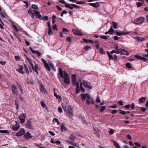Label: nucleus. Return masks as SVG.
Returning <instances> with one entry per match:
<instances>
[{"instance_id":"obj_11","label":"nucleus","mask_w":148,"mask_h":148,"mask_svg":"<svg viewBox=\"0 0 148 148\" xmlns=\"http://www.w3.org/2000/svg\"><path fill=\"white\" fill-rule=\"evenodd\" d=\"M72 31L73 33L75 35L81 36L83 35L79 31L76 29H72Z\"/></svg>"},{"instance_id":"obj_42","label":"nucleus","mask_w":148,"mask_h":148,"mask_svg":"<svg viewBox=\"0 0 148 148\" xmlns=\"http://www.w3.org/2000/svg\"><path fill=\"white\" fill-rule=\"evenodd\" d=\"M85 3V2L84 1H78L76 3L78 4H84Z\"/></svg>"},{"instance_id":"obj_60","label":"nucleus","mask_w":148,"mask_h":148,"mask_svg":"<svg viewBox=\"0 0 148 148\" xmlns=\"http://www.w3.org/2000/svg\"><path fill=\"white\" fill-rule=\"evenodd\" d=\"M126 66L127 67L129 68H131L132 67L130 64L129 63L126 64Z\"/></svg>"},{"instance_id":"obj_17","label":"nucleus","mask_w":148,"mask_h":148,"mask_svg":"<svg viewBox=\"0 0 148 148\" xmlns=\"http://www.w3.org/2000/svg\"><path fill=\"white\" fill-rule=\"evenodd\" d=\"M93 130L94 133L95 135L98 137L99 138L100 136L99 134V130L97 129H95V128H93Z\"/></svg>"},{"instance_id":"obj_21","label":"nucleus","mask_w":148,"mask_h":148,"mask_svg":"<svg viewBox=\"0 0 148 148\" xmlns=\"http://www.w3.org/2000/svg\"><path fill=\"white\" fill-rule=\"evenodd\" d=\"M112 142L114 144L117 148H121L118 143H117L115 140H113Z\"/></svg>"},{"instance_id":"obj_33","label":"nucleus","mask_w":148,"mask_h":148,"mask_svg":"<svg viewBox=\"0 0 148 148\" xmlns=\"http://www.w3.org/2000/svg\"><path fill=\"white\" fill-rule=\"evenodd\" d=\"M107 53L109 57V60H113V56L110 54L109 52L108 51H107Z\"/></svg>"},{"instance_id":"obj_39","label":"nucleus","mask_w":148,"mask_h":148,"mask_svg":"<svg viewBox=\"0 0 148 148\" xmlns=\"http://www.w3.org/2000/svg\"><path fill=\"white\" fill-rule=\"evenodd\" d=\"M32 7L33 8L36 10L38 9L39 8L37 5L35 4H32Z\"/></svg>"},{"instance_id":"obj_12","label":"nucleus","mask_w":148,"mask_h":148,"mask_svg":"<svg viewBox=\"0 0 148 148\" xmlns=\"http://www.w3.org/2000/svg\"><path fill=\"white\" fill-rule=\"evenodd\" d=\"M24 137L25 139H29L32 137L33 136L31 135L29 132H27L26 134L24 136Z\"/></svg>"},{"instance_id":"obj_20","label":"nucleus","mask_w":148,"mask_h":148,"mask_svg":"<svg viewBox=\"0 0 148 148\" xmlns=\"http://www.w3.org/2000/svg\"><path fill=\"white\" fill-rule=\"evenodd\" d=\"M134 39L137 40L138 41H143L145 38H144L143 37H140L139 36H136V37H134Z\"/></svg>"},{"instance_id":"obj_36","label":"nucleus","mask_w":148,"mask_h":148,"mask_svg":"<svg viewBox=\"0 0 148 148\" xmlns=\"http://www.w3.org/2000/svg\"><path fill=\"white\" fill-rule=\"evenodd\" d=\"M112 25L114 29H116L118 25L117 23L113 21L112 22Z\"/></svg>"},{"instance_id":"obj_5","label":"nucleus","mask_w":148,"mask_h":148,"mask_svg":"<svg viewBox=\"0 0 148 148\" xmlns=\"http://www.w3.org/2000/svg\"><path fill=\"white\" fill-rule=\"evenodd\" d=\"M83 83L84 86L88 88L91 89L92 88V86L91 84L88 81L85 80H83Z\"/></svg>"},{"instance_id":"obj_46","label":"nucleus","mask_w":148,"mask_h":148,"mask_svg":"<svg viewBox=\"0 0 148 148\" xmlns=\"http://www.w3.org/2000/svg\"><path fill=\"white\" fill-rule=\"evenodd\" d=\"M80 87L81 91L84 92L85 91V90L82 86V83H80Z\"/></svg>"},{"instance_id":"obj_35","label":"nucleus","mask_w":148,"mask_h":148,"mask_svg":"<svg viewBox=\"0 0 148 148\" xmlns=\"http://www.w3.org/2000/svg\"><path fill=\"white\" fill-rule=\"evenodd\" d=\"M99 51L101 54H105V52L104 51L103 49L102 48H99Z\"/></svg>"},{"instance_id":"obj_40","label":"nucleus","mask_w":148,"mask_h":148,"mask_svg":"<svg viewBox=\"0 0 148 148\" xmlns=\"http://www.w3.org/2000/svg\"><path fill=\"white\" fill-rule=\"evenodd\" d=\"M48 29H49V30H48V33L49 35H50L51 34H53V32L52 30L51 29V28H49Z\"/></svg>"},{"instance_id":"obj_19","label":"nucleus","mask_w":148,"mask_h":148,"mask_svg":"<svg viewBox=\"0 0 148 148\" xmlns=\"http://www.w3.org/2000/svg\"><path fill=\"white\" fill-rule=\"evenodd\" d=\"M19 127L20 126L19 124H18L17 125H14L12 127V128L14 131H16L18 130Z\"/></svg>"},{"instance_id":"obj_30","label":"nucleus","mask_w":148,"mask_h":148,"mask_svg":"<svg viewBox=\"0 0 148 148\" xmlns=\"http://www.w3.org/2000/svg\"><path fill=\"white\" fill-rule=\"evenodd\" d=\"M114 31L115 30L112 28V27L111 26L109 30V31L110 32V34L111 35L112 34Z\"/></svg>"},{"instance_id":"obj_29","label":"nucleus","mask_w":148,"mask_h":148,"mask_svg":"<svg viewBox=\"0 0 148 148\" xmlns=\"http://www.w3.org/2000/svg\"><path fill=\"white\" fill-rule=\"evenodd\" d=\"M115 49L116 50V51L117 52V54L120 53V51H121L120 50L121 49L120 48L119 49L118 45H116L115 46Z\"/></svg>"},{"instance_id":"obj_22","label":"nucleus","mask_w":148,"mask_h":148,"mask_svg":"<svg viewBox=\"0 0 148 148\" xmlns=\"http://www.w3.org/2000/svg\"><path fill=\"white\" fill-rule=\"evenodd\" d=\"M40 92L42 93H45V92L46 89L44 88L43 85L41 84L40 85Z\"/></svg>"},{"instance_id":"obj_15","label":"nucleus","mask_w":148,"mask_h":148,"mask_svg":"<svg viewBox=\"0 0 148 148\" xmlns=\"http://www.w3.org/2000/svg\"><path fill=\"white\" fill-rule=\"evenodd\" d=\"M19 68L17 69L16 70L19 73L23 74L24 73V71H23V67L22 66H19Z\"/></svg>"},{"instance_id":"obj_7","label":"nucleus","mask_w":148,"mask_h":148,"mask_svg":"<svg viewBox=\"0 0 148 148\" xmlns=\"http://www.w3.org/2000/svg\"><path fill=\"white\" fill-rule=\"evenodd\" d=\"M76 75H72V80L73 84L76 86H78L79 84V82L76 81Z\"/></svg>"},{"instance_id":"obj_48","label":"nucleus","mask_w":148,"mask_h":148,"mask_svg":"<svg viewBox=\"0 0 148 148\" xmlns=\"http://www.w3.org/2000/svg\"><path fill=\"white\" fill-rule=\"evenodd\" d=\"M33 70H38V64H35V65L34 66H34L33 65V68H32Z\"/></svg>"},{"instance_id":"obj_47","label":"nucleus","mask_w":148,"mask_h":148,"mask_svg":"<svg viewBox=\"0 0 148 148\" xmlns=\"http://www.w3.org/2000/svg\"><path fill=\"white\" fill-rule=\"evenodd\" d=\"M134 58L138 59V60H141L142 57L137 55H135L134 56Z\"/></svg>"},{"instance_id":"obj_62","label":"nucleus","mask_w":148,"mask_h":148,"mask_svg":"<svg viewBox=\"0 0 148 148\" xmlns=\"http://www.w3.org/2000/svg\"><path fill=\"white\" fill-rule=\"evenodd\" d=\"M49 133L52 136H54L55 135V134L52 132V131H49Z\"/></svg>"},{"instance_id":"obj_28","label":"nucleus","mask_w":148,"mask_h":148,"mask_svg":"<svg viewBox=\"0 0 148 148\" xmlns=\"http://www.w3.org/2000/svg\"><path fill=\"white\" fill-rule=\"evenodd\" d=\"M82 96V100L84 101L85 100L86 97V93L85 94H82L81 95Z\"/></svg>"},{"instance_id":"obj_55","label":"nucleus","mask_w":148,"mask_h":148,"mask_svg":"<svg viewBox=\"0 0 148 148\" xmlns=\"http://www.w3.org/2000/svg\"><path fill=\"white\" fill-rule=\"evenodd\" d=\"M62 107L64 109V111L66 112V106L62 104Z\"/></svg>"},{"instance_id":"obj_14","label":"nucleus","mask_w":148,"mask_h":148,"mask_svg":"<svg viewBox=\"0 0 148 148\" xmlns=\"http://www.w3.org/2000/svg\"><path fill=\"white\" fill-rule=\"evenodd\" d=\"M89 4L95 8L99 7L100 5L99 2H97L95 3H89Z\"/></svg>"},{"instance_id":"obj_4","label":"nucleus","mask_w":148,"mask_h":148,"mask_svg":"<svg viewBox=\"0 0 148 148\" xmlns=\"http://www.w3.org/2000/svg\"><path fill=\"white\" fill-rule=\"evenodd\" d=\"M66 112L67 115L69 117H72L73 116V112L70 106H68L67 108V111Z\"/></svg>"},{"instance_id":"obj_59","label":"nucleus","mask_w":148,"mask_h":148,"mask_svg":"<svg viewBox=\"0 0 148 148\" xmlns=\"http://www.w3.org/2000/svg\"><path fill=\"white\" fill-rule=\"evenodd\" d=\"M119 113L120 114H122L123 115H125L126 114V112H125L124 111L122 110V111H121Z\"/></svg>"},{"instance_id":"obj_23","label":"nucleus","mask_w":148,"mask_h":148,"mask_svg":"<svg viewBox=\"0 0 148 148\" xmlns=\"http://www.w3.org/2000/svg\"><path fill=\"white\" fill-rule=\"evenodd\" d=\"M73 5H74V4H69L68 3L67 5H65V7L67 8H68L71 9H73L75 7H74V6H73Z\"/></svg>"},{"instance_id":"obj_25","label":"nucleus","mask_w":148,"mask_h":148,"mask_svg":"<svg viewBox=\"0 0 148 148\" xmlns=\"http://www.w3.org/2000/svg\"><path fill=\"white\" fill-rule=\"evenodd\" d=\"M37 13H36L34 15L36 16V17L38 18H40L42 16L40 14V12L39 11H38L37 12Z\"/></svg>"},{"instance_id":"obj_32","label":"nucleus","mask_w":148,"mask_h":148,"mask_svg":"<svg viewBox=\"0 0 148 148\" xmlns=\"http://www.w3.org/2000/svg\"><path fill=\"white\" fill-rule=\"evenodd\" d=\"M54 95L55 97H56L57 99H60L61 101L62 100V98L60 95H58L56 93H54Z\"/></svg>"},{"instance_id":"obj_26","label":"nucleus","mask_w":148,"mask_h":148,"mask_svg":"<svg viewBox=\"0 0 148 148\" xmlns=\"http://www.w3.org/2000/svg\"><path fill=\"white\" fill-rule=\"evenodd\" d=\"M32 14H31V17L32 18H34L35 16V14L36 13H37V12L38 11L35 10H32Z\"/></svg>"},{"instance_id":"obj_37","label":"nucleus","mask_w":148,"mask_h":148,"mask_svg":"<svg viewBox=\"0 0 148 148\" xmlns=\"http://www.w3.org/2000/svg\"><path fill=\"white\" fill-rule=\"evenodd\" d=\"M59 2L62 4H65V5H67L68 4L64 0H60Z\"/></svg>"},{"instance_id":"obj_51","label":"nucleus","mask_w":148,"mask_h":148,"mask_svg":"<svg viewBox=\"0 0 148 148\" xmlns=\"http://www.w3.org/2000/svg\"><path fill=\"white\" fill-rule=\"evenodd\" d=\"M109 134L111 135L113 134L114 133V131L113 129H111L109 131Z\"/></svg>"},{"instance_id":"obj_43","label":"nucleus","mask_w":148,"mask_h":148,"mask_svg":"<svg viewBox=\"0 0 148 148\" xmlns=\"http://www.w3.org/2000/svg\"><path fill=\"white\" fill-rule=\"evenodd\" d=\"M0 133L7 134L9 133V132L7 130H0Z\"/></svg>"},{"instance_id":"obj_58","label":"nucleus","mask_w":148,"mask_h":148,"mask_svg":"<svg viewBox=\"0 0 148 148\" xmlns=\"http://www.w3.org/2000/svg\"><path fill=\"white\" fill-rule=\"evenodd\" d=\"M28 61L29 62V63L31 65V66H32V68H33V65H34V64H33V63H32V60L31 59H30V61Z\"/></svg>"},{"instance_id":"obj_52","label":"nucleus","mask_w":148,"mask_h":148,"mask_svg":"<svg viewBox=\"0 0 148 148\" xmlns=\"http://www.w3.org/2000/svg\"><path fill=\"white\" fill-rule=\"evenodd\" d=\"M136 4L138 7H140L141 5H143V3L140 2H137L136 3Z\"/></svg>"},{"instance_id":"obj_54","label":"nucleus","mask_w":148,"mask_h":148,"mask_svg":"<svg viewBox=\"0 0 148 148\" xmlns=\"http://www.w3.org/2000/svg\"><path fill=\"white\" fill-rule=\"evenodd\" d=\"M118 104L120 106H122L123 105V102L121 100H120L118 103Z\"/></svg>"},{"instance_id":"obj_61","label":"nucleus","mask_w":148,"mask_h":148,"mask_svg":"<svg viewBox=\"0 0 148 148\" xmlns=\"http://www.w3.org/2000/svg\"><path fill=\"white\" fill-rule=\"evenodd\" d=\"M83 40L85 43H89V40H87L85 39H83Z\"/></svg>"},{"instance_id":"obj_24","label":"nucleus","mask_w":148,"mask_h":148,"mask_svg":"<svg viewBox=\"0 0 148 148\" xmlns=\"http://www.w3.org/2000/svg\"><path fill=\"white\" fill-rule=\"evenodd\" d=\"M76 138V137L73 134H71L69 137V139L71 140L72 141H74Z\"/></svg>"},{"instance_id":"obj_64","label":"nucleus","mask_w":148,"mask_h":148,"mask_svg":"<svg viewBox=\"0 0 148 148\" xmlns=\"http://www.w3.org/2000/svg\"><path fill=\"white\" fill-rule=\"evenodd\" d=\"M100 101L101 100L100 99L99 97V96L97 97L96 100V102L98 103H99L100 102Z\"/></svg>"},{"instance_id":"obj_10","label":"nucleus","mask_w":148,"mask_h":148,"mask_svg":"<svg viewBox=\"0 0 148 148\" xmlns=\"http://www.w3.org/2000/svg\"><path fill=\"white\" fill-rule=\"evenodd\" d=\"M29 48L33 53L34 54L36 53L38 55V57L39 58H40L41 55V53L40 52H39L38 51L34 50L31 47H29Z\"/></svg>"},{"instance_id":"obj_56","label":"nucleus","mask_w":148,"mask_h":148,"mask_svg":"<svg viewBox=\"0 0 148 148\" xmlns=\"http://www.w3.org/2000/svg\"><path fill=\"white\" fill-rule=\"evenodd\" d=\"M101 38L102 39H103L105 40H107V36L103 35L101 36Z\"/></svg>"},{"instance_id":"obj_27","label":"nucleus","mask_w":148,"mask_h":148,"mask_svg":"<svg viewBox=\"0 0 148 148\" xmlns=\"http://www.w3.org/2000/svg\"><path fill=\"white\" fill-rule=\"evenodd\" d=\"M60 128L61 129V131L62 132H63L64 130V131H66V128L65 127V126L63 124L61 125Z\"/></svg>"},{"instance_id":"obj_18","label":"nucleus","mask_w":148,"mask_h":148,"mask_svg":"<svg viewBox=\"0 0 148 148\" xmlns=\"http://www.w3.org/2000/svg\"><path fill=\"white\" fill-rule=\"evenodd\" d=\"M146 97H142L141 98L139 99L138 100L139 103H140L145 102L146 101Z\"/></svg>"},{"instance_id":"obj_53","label":"nucleus","mask_w":148,"mask_h":148,"mask_svg":"<svg viewBox=\"0 0 148 148\" xmlns=\"http://www.w3.org/2000/svg\"><path fill=\"white\" fill-rule=\"evenodd\" d=\"M52 28L53 30H58V29L57 28V26L56 25H53L52 26Z\"/></svg>"},{"instance_id":"obj_3","label":"nucleus","mask_w":148,"mask_h":148,"mask_svg":"<svg viewBox=\"0 0 148 148\" xmlns=\"http://www.w3.org/2000/svg\"><path fill=\"white\" fill-rule=\"evenodd\" d=\"M31 120V119H29L27 121L25 125V127L27 128L33 129V126Z\"/></svg>"},{"instance_id":"obj_16","label":"nucleus","mask_w":148,"mask_h":148,"mask_svg":"<svg viewBox=\"0 0 148 148\" xmlns=\"http://www.w3.org/2000/svg\"><path fill=\"white\" fill-rule=\"evenodd\" d=\"M120 50L121 51H120V53H121V54L127 56L129 55V53L127 51L125 50V49H121Z\"/></svg>"},{"instance_id":"obj_8","label":"nucleus","mask_w":148,"mask_h":148,"mask_svg":"<svg viewBox=\"0 0 148 148\" xmlns=\"http://www.w3.org/2000/svg\"><path fill=\"white\" fill-rule=\"evenodd\" d=\"M18 88L17 86L14 84L12 86V90L14 94L18 96V91H17Z\"/></svg>"},{"instance_id":"obj_38","label":"nucleus","mask_w":148,"mask_h":148,"mask_svg":"<svg viewBox=\"0 0 148 148\" xmlns=\"http://www.w3.org/2000/svg\"><path fill=\"white\" fill-rule=\"evenodd\" d=\"M76 94H78L80 92L79 85L78 86H76Z\"/></svg>"},{"instance_id":"obj_44","label":"nucleus","mask_w":148,"mask_h":148,"mask_svg":"<svg viewBox=\"0 0 148 148\" xmlns=\"http://www.w3.org/2000/svg\"><path fill=\"white\" fill-rule=\"evenodd\" d=\"M91 47L89 46H87L85 47L84 49L86 51H88L90 49Z\"/></svg>"},{"instance_id":"obj_34","label":"nucleus","mask_w":148,"mask_h":148,"mask_svg":"<svg viewBox=\"0 0 148 148\" xmlns=\"http://www.w3.org/2000/svg\"><path fill=\"white\" fill-rule=\"evenodd\" d=\"M106 108L105 106H103L101 107L100 110V111L102 113L106 109Z\"/></svg>"},{"instance_id":"obj_9","label":"nucleus","mask_w":148,"mask_h":148,"mask_svg":"<svg viewBox=\"0 0 148 148\" xmlns=\"http://www.w3.org/2000/svg\"><path fill=\"white\" fill-rule=\"evenodd\" d=\"M25 131L23 128H21L18 132L16 134L17 136H20L24 134Z\"/></svg>"},{"instance_id":"obj_2","label":"nucleus","mask_w":148,"mask_h":148,"mask_svg":"<svg viewBox=\"0 0 148 148\" xmlns=\"http://www.w3.org/2000/svg\"><path fill=\"white\" fill-rule=\"evenodd\" d=\"M145 20V18L142 17H139L134 21L133 23L136 24L140 25L143 23Z\"/></svg>"},{"instance_id":"obj_57","label":"nucleus","mask_w":148,"mask_h":148,"mask_svg":"<svg viewBox=\"0 0 148 148\" xmlns=\"http://www.w3.org/2000/svg\"><path fill=\"white\" fill-rule=\"evenodd\" d=\"M140 110L143 112H145L146 111V109L144 107H142L140 108Z\"/></svg>"},{"instance_id":"obj_41","label":"nucleus","mask_w":148,"mask_h":148,"mask_svg":"<svg viewBox=\"0 0 148 148\" xmlns=\"http://www.w3.org/2000/svg\"><path fill=\"white\" fill-rule=\"evenodd\" d=\"M18 87L19 89L20 90L21 93L23 94V89L22 86L20 84V85H19Z\"/></svg>"},{"instance_id":"obj_31","label":"nucleus","mask_w":148,"mask_h":148,"mask_svg":"<svg viewBox=\"0 0 148 148\" xmlns=\"http://www.w3.org/2000/svg\"><path fill=\"white\" fill-rule=\"evenodd\" d=\"M45 67L47 69L48 71H51V69L49 67V66L48 64L47 63L45 64H44Z\"/></svg>"},{"instance_id":"obj_63","label":"nucleus","mask_w":148,"mask_h":148,"mask_svg":"<svg viewBox=\"0 0 148 148\" xmlns=\"http://www.w3.org/2000/svg\"><path fill=\"white\" fill-rule=\"evenodd\" d=\"M58 111L59 112L61 113L62 112V108L60 107H59L58 108Z\"/></svg>"},{"instance_id":"obj_50","label":"nucleus","mask_w":148,"mask_h":148,"mask_svg":"<svg viewBox=\"0 0 148 148\" xmlns=\"http://www.w3.org/2000/svg\"><path fill=\"white\" fill-rule=\"evenodd\" d=\"M109 107H111L112 108H117V106L116 104H114V105L112 106H108Z\"/></svg>"},{"instance_id":"obj_45","label":"nucleus","mask_w":148,"mask_h":148,"mask_svg":"<svg viewBox=\"0 0 148 148\" xmlns=\"http://www.w3.org/2000/svg\"><path fill=\"white\" fill-rule=\"evenodd\" d=\"M62 30L64 32V33L65 34H67L66 32L67 33H68L69 32L68 30L65 28H63Z\"/></svg>"},{"instance_id":"obj_13","label":"nucleus","mask_w":148,"mask_h":148,"mask_svg":"<svg viewBox=\"0 0 148 148\" xmlns=\"http://www.w3.org/2000/svg\"><path fill=\"white\" fill-rule=\"evenodd\" d=\"M129 33L128 32H117L116 33V34L118 36H121L122 35H127Z\"/></svg>"},{"instance_id":"obj_1","label":"nucleus","mask_w":148,"mask_h":148,"mask_svg":"<svg viewBox=\"0 0 148 148\" xmlns=\"http://www.w3.org/2000/svg\"><path fill=\"white\" fill-rule=\"evenodd\" d=\"M58 71L60 77L62 78H64V82L67 84H69L70 82V77L67 73L65 71H64V76L62 69L60 68L58 69Z\"/></svg>"},{"instance_id":"obj_49","label":"nucleus","mask_w":148,"mask_h":148,"mask_svg":"<svg viewBox=\"0 0 148 148\" xmlns=\"http://www.w3.org/2000/svg\"><path fill=\"white\" fill-rule=\"evenodd\" d=\"M66 142H67V143H69L71 145H73V146H77L75 144H74V143H73L71 141H66Z\"/></svg>"},{"instance_id":"obj_6","label":"nucleus","mask_w":148,"mask_h":148,"mask_svg":"<svg viewBox=\"0 0 148 148\" xmlns=\"http://www.w3.org/2000/svg\"><path fill=\"white\" fill-rule=\"evenodd\" d=\"M26 117V115L24 113H23L21 114L19 116V119L20 120V123L21 124H23L24 123L25 121V118Z\"/></svg>"}]
</instances>
